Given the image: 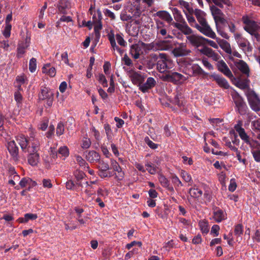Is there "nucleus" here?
Masks as SVG:
<instances>
[{
    "mask_svg": "<svg viewBox=\"0 0 260 260\" xmlns=\"http://www.w3.org/2000/svg\"><path fill=\"white\" fill-rule=\"evenodd\" d=\"M173 12L174 13L175 19L177 21L182 22V21L183 20V19L179 11L177 9L175 8Z\"/></svg>",
    "mask_w": 260,
    "mask_h": 260,
    "instance_id": "nucleus-53",
    "label": "nucleus"
},
{
    "mask_svg": "<svg viewBox=\"0 0 260 260\" xmlns=\"http://www.w3.org/2000/svg\"><path fill=\"white\" fill-rule=\"evenodd\" d=\"M129 77L133 83L135 85H137L139 86V88H140V85H141L145 80V77L143 76L136 72L132 73Z\"/></svg>",
    "mask_w": 260,
    "mask_h": 260,
    "instance_id": "nucleus-17",
    "label": "nucleus"
},
{
    "mask_svg": "<svg viewBox=\"0 0 260 260\" xmlns=\"http://www.w3.org/2000/svg\"><path fill=\"white\" fill-rule=\"evenodd\" d=\"M29 45L27 43H20L18 45L17 48V57L20 58L25 52V49L27 48Z\"/></svg>",
    "mask_w": 260,
    "mask_h": 260,
    "instance_id": "nucleus-29",
    "label": "nucleus"
},
{
    "mask_svg": "<svg viewBox=\"0 0 260 260\" xmlns=\"http://www.w3.org/2000/svg\"><path fill=\"white\" fill-rule=\"evenodd\" d=\"M43 185L45 188H51L52 187L51 181L49 179H44L42 181Z\"/></svg>",
    "mask_w": 260,
    "mask_h": 260,
    "instance_id": "nucleus-64",
    "label": "nucleus"
},
{
    "mask_svg": "<svg viewBox=\"0 0 260 260\" xmlns=\"http://www.w3.org/2000/svg\"><path fill=\"white\" fill-rule=\"evenodd\" d=\"M141 45H142V46H143V48L144 49L145 51H157L156 42H153L149 44H146L143 42H141Z\"/></svg>",
    "mask_w": 260,
    "mask_h": 260,
    "instance_id": "nucleus-32",
    "label": "nucleus"
},
{
    "mask_svg": "<svg viewBox=\"0 0 260 260\" xmlns=\"http://www.w3.org/2000/svg\"><path fill=\"white\" fill-rule=\"evenodd\" d=\"M171 180L172 183L178 187L182 186L183 185L179 178L175 175L172 176Z\"/></svg>",
    "mask_w": 260,
    "mask_h": 260,
    "instance_id": "nucleus-50",
    "label": "nucleus"
},
{
    "mask_svg": "<svg viewBox=\"0 0 260 260\" xmlns=\"http://www.w3.org/2000/svg\"><path fill=\"white\" fill-rule=\"evenodd\" d=\"M202 62L204 66L208 70H212L213 69V66L207 60V58L203 57L202 59Z\"/></svg>",
    "mask_w": 260,
    "mask_h": 260,
    "instance_id": "nucleus-51",
    "label": "nucleus"
},
{
    "mask_svg": "<svg viewBox=\"0 0 260 260\" xmlns=\"http://www.w3.org/2000/svg\"><path fill=\"white\" fill-rule=\"evenodd\" d=\"M166 78L169 81L179 82L184 81L187 79V77L177 72H173L166 75Z\"/></svg>",
    "mask_w": 260,
    "mask_h": 260,
    "instance_id": "nucleus-12",
    "label": "nucleus"
},
{
    "mask_svg": "<svg viewBox=\"0 0 260 260\" xmlns=\"http://www.w3.org/2000/svg\"><path fill=\"white\" fill-rule=\"evenodd\" d=\"M181 176L183 179L186 182H190L192 181L191 176L184 170H181Z\"/></svg>",
    "mask_w": 260,
    "mask_h": 260,
    "instance_id": "nucleus-43",
    "label": "nucleus"
},
{
    "mask_svg": "<svg viewBox=\"0 0 260 260\" xmlns=\"http://www.w3.org/2000/svg\"><path fill=\"white\" fill-rule=\"evenodd\" d=\"M108 39L113 49L114 50H116L120 53V54L122 55V54L123 53V50L121 49L118 46H117L115 42V36L114 34L111 32L110 34H109Z\"/></svg>",
    "mask_w": 260,
    "mask_h": 260,
    "instance_id": "nucleus-27",
    "label": "nucleus"
},
{
    "mask_svg": "<svg viewBox=\"0 0 260 260\" xmlns=\"http://www.w3.org/2000/svg\"><path fill=\"white\" fill-rule=\"evenodd\" d=\"M199 226L203 233L207 234L209 232V228L207 221L202 220L199 222Z\"/></svg>",
    "mask_w": 260,
    "mask_h": 260,
    "instance_id": "nucleus-39",
    "label": "nucleus"
},
{
    "mask_svg": "<svg viewBox=\"0 0 260 260\" xmlns=\"http://www.w3.org/2000/svg\"><path fill=\"white\" fill-rule=\"evenodd\" d=\"M76 159L77 162V163L81 166V167H84V168L85 169V167L88 165V164L86 162V161L79 155H76Z\"/></svg>",
    "mask_w": 260,
    "mask_h": 260,
    "instance_id": "nucleus-54",
    "label": "nucleus"
},
{
    "mask_svg": "<svg viewBox=\"0 0 260 260\" xmlns=\"http://www.w3.org/2000/svg\"><path fill=\"white\" fill-rule=\"evenodd\" d=\"M242 225L238 224L236 225L234 229V233L236 235L240 236L243 233Z\"/></svg>",
    "mask_w": 260,
    "mask_h": 260,
    "instance_id": "nucleus-55",
    "label": "nucleus"
},
{
    "mask_svg": "<svg viewBox=\"0 0 260 260\" xmlns=\"http://www.w3.org/2000/svg\"><path fill=\"white\" fill-rule=\"evenodd\" d=\"M111 166L112 169L115 171V178L118 181H121L123 180L124 176V173L122 171V169L118 164V162L115 160H111Z\"/></svg>",
    "mask_w": 260,
    "mask_h": 260,
    "instance_id": "nucleus-9",
    "label": "nucleus"
},
{
    "mask_svg": "<svg viewBox=\"0 0 260 260\" xmlns=\"http://www.w3.org/2000/svg\"><path fill=\"white\" fill-rule=\"evenodd\" d=\"M172 52L175 56L180 57L188 55L190 53V50L187 49L185 45L181 44L174 48Z\"/></svg>",
    "mask_w": 260,
    "mask_h": 260,
    "instance_id": "nucleus-15",
    "label": "nucleus"
},
{
    "mask_svg": "<svg viewBox=\"0 0 260 260\" xmlns=\"http://www.w3.org/2000/svg\"><path fill=\"white\" fill-rule=\"evenodd\" d=\"M142 48H143V46L141 45V42L132 45L130 48L131 55L134 59H138L143 53Z\"/></svg>",
    "mask_w": 260,
    "mask_h": 260,
    "instance_id": "nucleus-8",
    "label": "nucleus"
},
{
    "mask_svg": "<svg viewBox=\"0 0 260 260\" xmlns=\"http://www.w3.org/2000/svg\"><path fill=\"white\" fill-rule=\"evenodd\" d=\"M156 15L168 22H171L173 20L171 15L166 11H158L157 12Z\"/></svg>",
    "mask_w": 260,
    "mask_h": 260,
    "instance_id": "nucleus-35",
    "label": "nucleus"
},
{
    "mask_svg": "<svg viewBox=\"0 0 260 260\" xmlns=\"http://www.w3.org/2000/svg\"><path fill=\"white\" fill-rule=\"evenodd\" d=\"M16 140L24 152H27L28 163L32 166L37 165L39 161L40 156L38 151L40 149V144L38 140H33L31 145H28L26 137L23 135H19L16 138Z\"/></svg>",
    "mask_w": 260,
    "mask_h": 260,
    "instance_id": "nucleus-1",
    "label": "nucleus"
},
{
    "mask_svg": "<svg viewBox=\"0 0 260 260\" xmlns=\"http://www.w3.org/2000/svg\"><path fill=\"white\" fill-rule=\"evenodd\" d=\"M116 40H117V43L122 46H125L126 45V42L123 39V37L120 34H116L115 36Z\"/></svg>",
    "mask_w": 260,
    "mask_h": 260,
    "instance_id": "nucleus-57",
    "label": "nucleus"
},
{
    "mask_svg": "<svg viewBox=\"0 0 260 260\" xmlns=\"http://www.w3.org/2000/svg\"><path fill=\"white\" fill-rule=\"evenodd\" d=\"M102 16L101 14L99 16L98 20H93V23L94 24V29L96 34L99 33L100 31L102 29V24L101 22Z\"/></svg>",
    "mask_w": 260,
    "mask_h": 260,
    "instance_id": "nucleus-36",
    "label": "nucleus"
},
{
    "mask_svg": "<svg viewBox=\"0 0 260 260\" xmlns=\"http://www.w3.org/2000/svg\"><path fill=\"white\" fill-rule=\"evenodd\" d=\"M217 68L218 70L222 72L224 75L232 78L233 77V74L226 63L223 61L220 60L217 62Z\"/></svg>",
    "mask_w": 260,
    "mask_h": 260,
    "instance_id": "nucleus-13",
    "label": "nucleus"
},
{
    "mask_svg": "<svg viewBox=\"0 0 260 260\" xmlns=\"http://www.w3.org/2000/svg\"><path fill=\"white\" fill-rule=\"evenodd\" d=\"M213 219L216 222H220L223 220H224L226 218V213L225 212L220 209L218 207H215L213 208Z\"/></svg>",
    "mask_w": 260,
    "mask_h": 260,
    "instance_id": "nucleus-10",
    "label": "nucleus"
},
{
    "mask_svg": "<svg viewBox=\"0 0 260 260\" xmlns=\"http://www.w3.org/2000/svg\"><path fill=\"white\" fill-rule=\"evenodd\" d=\"M57 7L60 13L66 14L67 11L71 8V4L69 0H59Z\"/></svg>",
    "mask_w": 260,
    "mask_h": 260,
    "instance_id": "nucleus-16",
    "label": "nucleus"
},
{
    "mask_svg": "<svg viewBox=\"0 0 260 260\" xmlns=\"http://www.w3.org/2000/svg\"><path fill=\"white\" fill-rule=\"evenodd\" d=\"M158 180L163 187L168 186L169 181L164 175L161 174L159 175Z\"/></svg>",
    "mask_w": 260,
    "mask_h": 260,
    "instance_id": "nucleus-42",
    "label": "nucleus"
},
{
    "mask_svg": "<svg viewBox=\"0 0 260 260\" xmlns=\"http://www.w3.org/2000/svg\"><path fill=\"white\" fill-rule=\"evenodd\" d=\"M174 26L185 35H191L192 34V29L184 21L182 23H175Z\"/></svg>",
    "mask_w": 260,
    "mask_h": 260,
    "instance_id": "nucleus-18",
    "label": "nucleus"
},
{
    "mask_svg": "<svg viewBox=\"0 0 260 260\" xmlns=\"http://www.w3.org/2000/svg\"><path fill=\"white\" fill-rule=\"evenodd\" d=\"M98 168L99 170L108 171L109 169V166L103 160L99 161Z\"/></svg>",
    "mask_w": 260,
    "mask_h": 260,
    "instance_id": "nucleus-47",
    "label": "nucleus"
},
{
    "mask_svg": "<svg viewBox=\"0 0 260 260\" xmlns=\"http://www.w3.org/2000/svg\"><path fill=\"white\" fill-rule=\"evenodd\" d=\"M86 158L90 162H97L100 159V155L95 151H90L86 154Z\"/></svg>",
    "mask_w": 260,
    "mask_h": 260,
    "instance_id": "nucleus-25",
    "label": "nucleus"
},
{
    "mask_svg": "<svg viewBox=\"0 0 260 260\" xmlns=\"http://www.w3.org/2000/svg\"><path fill=\"white\" fill-rule=\"evenodd\" d=\"M173 104L178 106L181 108L183 106V100L180 95L176 94L171 101Z\"/></svg>",
    "mask_w": 260,
    "mask_h": 260,
    "instance_id": "nucleus-37",
    "label": "nucleus"
},
{
    "mask_svg": "<svg viewBox=\"0 0 260 260\" xmlns=\"http://www.w3.org/2000/svg\"><path fill=\"white\" fill-rule=\"evenodd\" d=\"M64 131V125L62 123L59 122L56 128V135L58 136L62 135Z\"/></svg>",
    "mask_w": 260,
    "mask_h": 260,
    "instance_id": "nucleus-52",
    "label": "nucleus"
},
{
    "mask_svg": "<svg viewBox=\"0 0 260 260\" xmlns=\"http://www.w3.org/2000/svg\"><path fill=\"white\" fill-rule=\"evenodd\" d=\"M216 41L219 45V46L228 54H232V50L229 43H228L226 41L220 39L219 38H215Z\"/></svg>",
    "mask_w": 260,
    "mask_h": 260,
    "instance_id": "nucleus-21",
    "label": "nucleus"
},
{
    "mask_svg": "<svg viewBox=\"0 0 260 260\" xmlns=\"http://www.w3.org/2000/svg\"><path fill=\"white\" fill-rule=\"evenodd\" d=\"M42 72L48 74L51 77H54L56 74V70L53 67L50 68L49 64H47L42 68Z\"/></svg>",
    "mask_w": 260,
    "mask_h": 260,
    "instance_id": "nucleus-31",
    "label": "nucleus"
},
{
    "mask_svg": "<svg viewBox=\"0 0 260 260\" xmlns=\"http://www.w3.org/2000/svg\"><path fill=\"white\" fill-rule=\"evenodd\" d=\"M237 188V183L235 179H232L230 180V183L229 186V190L230 191H234Z\"/></svg>",
    "mask_w": 260,
    "mask_h": 260,
    "instance_id": "nucleus-60",
    "label": "nucleus"
},
{
    "mask_svg": "<svg viewBox=\"0 0 260 260\" xmlns=\"http://www.w3.org/2000/svg\"><path fill=\"white\" fill-rule=\"evenodd\" d=\"M210 9L213 17L216 16H219L220 15H221L222 14H223L222 11L215 5L210 6Z\"/></svg>",
    "mask_w": 260,
    "mask_h": 260,
    "instance_id": "nucleus-40",
    "label": "nucleus"
},
{
    "mask_svg": "<svg viewBox=\"0 0 260 260\" xmlns=\"http://www.w3.org/2000/svg\"><path fill=\"white\" fill-rule=\"evenodd\" d=\"M244 29L253 36L257 41H260V22L256 21L252 14L245 15L242 18Z\"/></svg>",
    "mask_w": 260,
    "mask_h": 260,
    "instance_id": "nucleus-2",
    "label": "nucleus"
},
{
    "mask_svg": "<svg viewBox=\"0 0 260 260\" xmlns=\"http://www.w3.org/2000/svg\"><path fill=\"white\" fill-rule=\"evenodd\" d=\"M147 171L151 174H155L156 173V168L152 165L151 162H147L145 164Z\"/></svg>",
    "mask_w": 260,
    "mask_h": 260,
    "instance_id": "nucleus-41",
    "label": "nucleus"
},
{
    "mask_svg": "<svg viewBox=\"0 0 260 260\" xmlns=\"http://www.w3.org/2000/svg\"><path fill=\"white\" fill-rule=\"evenodd\" d=\"M14 99L17 102L18 107H19L22 103L23 99L22 94L19 91L15 92L14 93Z\"/></svg>",
    "mask_w": 260,
    "mask_h": 260,
    "instance_id": "nucleus-44",
    "label": "nucleus"
},
{
    "mask_svg": "<svg viewBox=\"0 0 260 260\" xmlns=\"http://www.w3.org/2000/svg\"><path fill=\"white\" fill-rule=\"evenodd\" d=\"M216 23H220L223 24L225 22L226 20L224 18V14H222L221 15L216 16L213 17Z\"/></svg>",
    "mask_w": 260,
    "mask_h": 260,
    "instance_id": "nucleus-58",
    "label": "nucleus"
},
{
    "mask_svg": "<svg viewBox=\"0 0 260 260\" xmlns=\"http://www.w3.org/2000/svg\"><path fill=\"white\" fill-rule=\"evenodd\" d=\"M238 69L243 73L249 76V69L247 64L243 61H240L237 66Z\"/></svg>",
    "mask_w": 260,
    "mask_h": 260,
    "instance_id": "nucleus-34",
    "label": "nucleus"
},
{
    "mask_svg": "<svg viewBox=\"0 0 260 260\" xmlns=\"http://www.w3.org/2000/svg\"><path fill=\"white\" fill-rule=\"evenodd\" d=\"M178 3L180 6L184 7L186 9V12L187 11L189 13L190 12L191 10L190 8L189 5L188 3L185 2L183 0H179Z\"/></svg>",
    "mask_w": 260,
    "mask_h": 260,
    "instance_id": "nucleus-56",
    "label": "nucleus"
},
{
    "mask_svg": "<svg viewBox=\"0 0 260 260\" xmlns=\"http://www.w3.org/2000/svg\"><path fill=\"white\" fill-rule=\"evenodd\" d=\"M155 84L156 81L152 77H149L145 83H142L141 85H140L139 89L142 92L145 93L147 92L149 89L153 87Z\"/></svg>",
    "mask_w": 260,
    "mask_h": 260,
    "instance_id": "nucleus-14",
    "label": "nucleus"
},
{
    "mask_svg": "<svg viewBox=\"0 0 260 260\" xmlns=\"http://www.w3.org/2000/svg\"><path fill=\"white\" fill-rule=\"evenodd\" d=\"M197 20L200 24L197 23L196 28L206 36L215 39L216 38V34L208 24L205 17H202L198 18Z\"/></svg>",
    "mask_w": 260,
    "mask_h": 260,
    "instance_id": "nucleus-3",
    "label": "nucleus"
},
{
    "mask_svg": "<svg viewBox=\"0 0 260 260\" xmlns=\"http://www.w3.org/2000/svg\"><path fill=\"white\" fill-rule=\"evenodd\" d=\"M235 84L237 87L242 89H246L248 87V84L246 82L242 81L241 80H238L237 81H236Z\"/></svg>",
    "mask_w": 260,
    "mask_h": 260,
    "instance_id": "nucleus-48",
    "label": "nucleus"
},
{
    "mask_svg": "<svg viewBox=\"0 0 260 260\" xmlns=\"http://www.w3.org/2000/svg\"><path fill=\"white\" fill-rule=\"evenodd\" d=\"M58 153L61 156L67 157L69 154V150L67 146L61 147L58 150Z\"/></svg>",
    "mask_w": 260,
    "mask_h": 260,
    "instance_id": "nucleus-46",
    "label": "nucleus"
},
{
    "mask_svg": "<svg viewBox=\"0 0 260 260\" xmlns=\"http://www.w3.org/2000/svg\"><path fill=\"white\" fill-rule=\"evenodd\" d=\"M159 58L156 64L157 69L159 72L164 73L171 66V60L165 53H160Z\"/></svg>",
    "mask_w": 260,
    "mask_h": 260,
    "instance_id": "nucleus-5",
    "label": "nucleus"
},
{
    "mask_svg": "<svg viewBox=\"0 0 260 260\" xmlns=\"http://www.w3.org/2000/svg\"><path fill=\"white\" fill-rule=\"evenodd\" d=\"M235 128L236 132L238 133L241 139L246 143L250 144L249 137L245 133L244 129L239 125H236L235 126Z\"/></svg>",
    "mask_w": 260,
    "mask_h": 260,
    "instance_id": "nucleus-23",
    "label": "nucleus"
},
{
    "mask_svg": "<svg viewBox=\"0 0 260 260\" xmlns=\"http://www.w3.org/2000/svg\"><path fill=\"white\" fill-rule=\"evenodd\" d=\"M99 175L102 178L106 177H110L112 176V173L107 171L99 170Z\"/></svg>",
    "mask_w": 260,
    "mask_h": 260,
    "instance_id": "nucleus-63",
    "label": "nucleus"
},
{
    "mask_svg": "<svg viewBox=\"0 0 260 260\" xmlns=\"http://www.w3.org/2000/svg\"><path fill=\"white\" fill-rule=\"evenodd\" d=\"M91 145V141L88 138H85L83 139L81 147L83 149H87L90 147Z\"/></svg>",
    "mask_w": 260,
    "mask_h": 260,
    "instance_id": "nucleus-59",
    "label": "nucleus"
},
{
    "mask_svg": "<svg viewBox=\"0 0 260 260\" xmlns=\"http://www.w3.org/2000/svg\"><path fill=\"white\" fill-rule=\"evenodd\" d=\"M209 3H213L215 5L219 7L220 8H223V5L230 6L231 5V2L230 0H206Z\"/></svg>",
    "mask_w": 260,
    "mask_h": 260,
    "instance_id": "nucleus-30",
    "label": "nucleus"
},
{
    "mask_svg": "<svg viewBox=\"0 0 260 260\" xmlns=\"http://www.w3.org/2000/svg\"><path fill=\"white\" fill-rule=\"evenodd\" d=\"M199 51L201 53L211 58L214 61H217L220 58V56L217 53L208 47L204 46Z\"/></svg>",
    "mask_w": 260,
    "mask_h": 260,
    "instance_id": "nucleus-11",
    "label": "nucleus"
},
{
    "mask_svg": "<svg viewBox=\"0 0 260 260\" xmlns=\"http://www.w3.org/2000/svg\"><path fill=\"white\" fill-rule=\"evenodd\" d=\"M98 80L103 85V86H107V80L105 76L103 74H100L99 75Z\"/></svg>",
    "mask_w": 260,
    "mask_h": 260,
    "instance_id": "nucleus-61",
    "label": "nucleus"
},
{
    "mask_svg": "<svg viewBox=\"0 0 260 260\" xmlns=\"http://www.w3.org/2000/svg\"><path fill=\"white\" fill-rule=\"evenodd\" d=\"M191 71L186 69L184 73L190 76L207 75V74L198 64H193L190 67Z\"/></svg>",
    "mask_w": 260,
    "mask_h": 260,
    "instance_id": "nucleus-7",
    "label": "nucleus"
},
{
    "mask_svg": "<svg viewBox=\"0 0 260 260\" xmlns=\"http://www.w3.org/2000/svg\"><path fill=\"white\" fill-rule=\"evenodd\" d=\"M248 100L251 108L255 111H260V100L254 92L249 94Z\"/></svg>",
    "mask_w": 260,
    "mask_h": 260,
    "instance_id": "nucleus-6",
    "label": "nucleus"
},
{
    "mask_svg": "<svg viewBox=\"0 0 260 260\" xmlns=\"http://www.w3.org/2000/svg\"><path fill=\"white\" fill-rule=\"evenodd\" d=\"M239 47L245 52H249L252 51V47L250 46L249 42L245 39L241 41L239 40L238 43Z\"/></svg>",
    "mask_w": 260,
    "mask_h": 260,
    "instance_id": "nucleus-28",
    "label": "nucleus"
},
{
    "mask_svg": "<svg viewBox=\"0 0 260 260\" xmlns=\"http://www.w3.org/2000/svg\"><path fill=\"white\" fill-rule=\"evenodd\" d=\"M74 175L78 180L82 179L85 175L83 172L79 170H76L74 173Z\"/></svg>",
    "mask_w": 260,
    "mask_h": 260,
    "instance_id": "nucleus-62",
    "label": "nucleus"
},
{
    "mask_svg": "<svg viewBox=\"0 0 260 260\" xmlns=\"http://www.w3.org/2000/svg\"><path fill=\"white\" fill-rule=\"evenodd\" d=\"M186 38L192 45L198 47L203 44L204 37L191 34L187 36Z\"/></svg>",
    "mask_w": 260,
    "mask_h": 260,
    "instance_id": "nucleus-19",
    "label": "nucleus"
},
{
    "mask_svg": "<svg viewBox=\"0 0 260 260\" xmlns=\"http://www.w3.org/2000/svg\"><path fill=\"white\" fill-rule=\"evenodd\" d=\"M211 77L220 87L224 89H228L230 87L229 84L225 79L218 75H213Z\"/></svg>",
    "mask_w": 260,
    "mask_h": 260,
    "instance_id": "nucleus-22",
    "label": "nucleus"
},
{
    "mask_svg": "<svg viewBox=\"0 0 260 260\" xmlns=\"http://www.w3.org/2000/svg\"><path fill=\"white\" fill-rule=\"evenodd\" d=\"M156 43L157 51L168 50L172 48L171 44L168 41H159Z\"/></svg>",
    "mask_w": 260,
    "mask_h": 260,
    "instance_id": "nucleus-26",
    "label": "nucleus"
},
{
    "mask_svg": "<svg viewBox=\"0 0 260 260\" xmlns=\"http://www.w3.org/2000/svg\"><path fill=\"white\" fill-rule=\"evenodd\" d=\"M39 98L40 100L45 101L48 107H50L53 104L54 99L53 92L46 87H42L41 92L39 94Z\"/></svg>",
    "mask_w": 260,
    "mask_h": 260,
    "instance_id": "nucleus-4",
    "label": "nucleus"
},
{
    "mask_svg": "<svg viewBox=\"0 0 260 260\" xmlns=\"http://www.w3.org/2000/svg\"><path fill=\"white\" fill-rule=\"evenodd\" d=\"M8 149L15 159H17L18 153V148L14 141L9 142L7 145Z\"/></svg>",
    "mask_w": 260,
    "mask_h": 260,
    "instance_id": "nucleus-24",
    "label": "nucleus"
},
{
    "mask_svg": "<svg viewBox=\"0 0 260 260\" xmlns=\"http://www.w3.org/2000/svg\"><path fill=\"white\" fill-rule=\"evenodd\" d=\"M188 193L191 197L197 200H199L203 194L202 190L196 185L189 189Z\"/></svg>",
    "mask_w": 260,
    "mask_h": 260,
    "instance_id": "nucleus-20",
    "label": "nucleus"
},
{
    "mask_svg": "<svg viewBox=\"0 0 260 260\" xmlns=\"http://www.w3.org/2000/svg\"><path fill=\"white\" fill-rule=\"evenodd\" d=\"M11 28L12 26L11 24H6L5 28L3 33L5 38H8L10 36Z\"/></svg>",
    "mask_w": 260,
    "mask_h": 260,
    "instance_id": "nucleus-49",
    "label": "nucleus"
},
{
    "mask_svg": "<svg viewBox=\"0 0 260 260\" xmlns=\"http://www.w3.org/2000/svg\"><path fill=\"white\" fill-rule=\"evenodd\" d=\"M37 60L35 58H32L29 61V69L31 72L35 71L37 68Z\"/></svg>",
    "mask_w": 260,
    "mask_h": 260,
    "instance_id": "nucleus-45",
    "label": "nucleus"
},
{
    "mask_svg": "<svg viewBox=\"0 0 260 260\" xmlns=\"http://www.w3.org/2000/svg\"><path fill=\"white\" fill-rule=\"evenodd\" d=\"M234 101L236 106L239 110L243 108L245 106V103L241 96L239 95L235 96L234 98Z\"/></svg>",
    "mask_w": 260,
    "mask_h": 260,
    "instance_id": "nucleus-33",
    "label": "nucleus"
},
{
    "mask_svg": "<svg viewBox=\"0 0 260 260\" xmlns=\"http://www.w3.org/2000/svg\"><path fill=\"white\" fill-rule=\"evenodd\" d=\"M184 12L185 13L186 18L187 19L188 22L190 24V25L192 27H196V24H197V22L196 21L194 17L192 16V15L190 13V12H188L187 11H185V10H183Z\"/></svg>",
    "mask_w": 260,
    "mask_h": 260,
    "instance_id": "nucleus-38",
    "label": "nucleus"
}]
</instances>
